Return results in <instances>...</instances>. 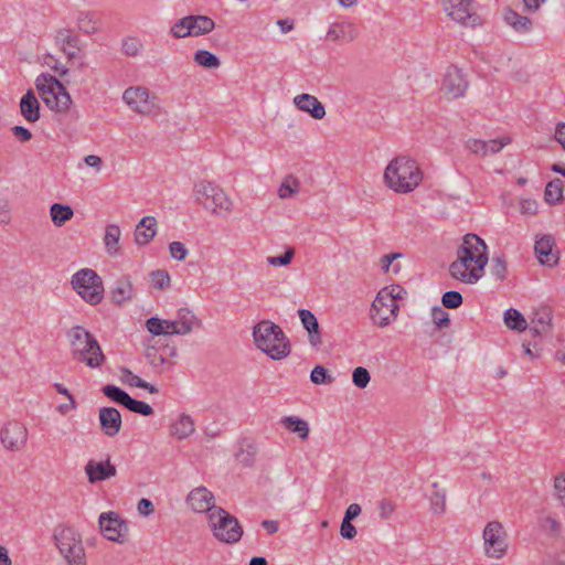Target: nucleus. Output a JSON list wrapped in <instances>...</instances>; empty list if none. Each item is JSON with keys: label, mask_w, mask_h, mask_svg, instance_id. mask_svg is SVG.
<instances>
[{"label": "nucleus", "mask_w": 565, "mask_h": 565, "mask_svg": "<svg viewBox=\"0 0 565 565\" xmlns=\"http://www.w3.org/2000/svg\"><path fill=\"white\" fill-rule=\"evenodd\" d=\"M190 22L192 36L205 35L215 28L214 21L206 15H190Z\"/></svg>", "instance_id": "nucleus-35"}, {"label": "nucleus", "mask_w": 565, "mask_h": 565, "mask_svg": "<svg viewBox=\"0 0 565 565\" xmlns=\"http://www.w3.org/2000/svg\"><path fill=\"white\" fill-rule=\"evenodd\" d=\"M482 539L483 551L487 557L502 559L508 554V533L499 521H490L486 524Z\"/></svg>", "instance_id": "nucleus-10"}, {"label": "nucleus", "mask_w": 565, "mask_h": 565, "mask_svg": "<svg viewBox=\"0 0 565 565\" xmlns=\"http://www.w3.org/2000/svg\"><path fill=\"white\" fill-rule=\"evenodd\" d=\"M371 375L370 372L363 367L358 366L354 369L352 373V382L353 384L359 388H365L367 384L370 383Z\"/></svg>", "instance_id": "nucleus-48"}, {"label": "nucleus", "mask_w": 565, "mask_h": 565, "mask_svg": "<svg viewBox=\"0 0 565 565\" xmlns=\"http://www.w3.org/2000/svg\"><path fill=\"white\" fill-rule=\"evenodd\" d=\"M385 185L395 193L413 192L423 180V172L418 163L406 156L392 159L384 171Z\"/></svg>", "instance_id": "nucleus-2"}, {"label": "nucleus", "mask_w": 565, "mask_h": 565, "mask_svg": "<svg viewBox=\"0 0 565 565\" xmlns=\"http://www.w3.org/2000/svg\"><path fill=\"white\" fill-rule=\"evenodd\" d=\"M302 327L308 332V340L311 347L318 348L322 343V334L316 316L308 309L298 310Z\"/></svg>", "instance_id": "nucleus-24"}, {"label": "nucleus", "mask_w": 565, "mask_h": 565, "mask_svg": "<svg viewBox=\"0 0 565 565\" xmlns=\"http://www.w3.org/2000/svg\"><path fill=\"white\" fill-rule=\"evenodd\" d=\"M198 201L217 216H224L231 213L233 207L232 200L225 191L213 182H200L195 185Z\"/></svg>", "instance_id": "nucleus-9"}, {"label": "nucleus", "mask_w": 565, "mask_h": 565, "mask_svg": "<svg viewBox=\"0 0 565 565\" xmlns=\"http://www.w3.org/2000/svg\"><path fill=\"white\" fill-rule=\"evenodd\" d=\"M503 21L520 34H527L533 29V22L530 18L519 14L511 8L504 9Z\"/></svg>", "instance_id": "nucleus-28"}, {"label": "nucleus", "mask_w": 565, "mask_h": 565, "mask_svg": "<svg viewBox=\"0 0 565 565\" xmlns=\"http://www.w3.org/2000/svg\"><path fill=\"white\" fill-rule=\"evenodd\" d=\"M103 393L105 394V396H107L113 402H115L119 405H122L125 407H127V405L131 398L127 392H125L120 387H118L116 385H111V384L105 385L103 387Z\"/></svg>", "instance_id": "nucleus-40"}, {"label": "nucleus", "mask_w": 565, "mask_h": 565, "mask_svg": "<svg viewBox=\"0 0 565 565\" xmlns=\"http://www.w3.org/2000/svg\"><path fill=\"white\" fill-rule=\"evenodd\" d=\"M490 269L491 274L499 280H503L507 277V262L502 254H494L492 256Z\"/></svg>", "instance_id": "nucleus-44"}, {"label": "nucleus", "mask_w": 565, "mask_h": 565, "mask_svg": "<svg viewBox=\"0 0 565 565\" xmlns=\"http://www.w3.org/2000/svg\"><path fill=\"white\" fill-rule=\"evenodd\" d=\"M294 105L301 111L308 113L315 119L326 116L323 104L313 95L302 93L294 97Z\"/></svg>", "instance_id": "nucleus-23"}, {"label": "nucleus", "mask_w": 565, "mask_h": 565, "mask_svg": "<svg viewBox=\"0 0 565 565\" xmlns=\"http://www.w3.org/2000/svg\"><path fill=\"white\" fill-rule=\"evenodd\" d=\"M99 529L104 537L116 543H124L128 532L126 521L115 512H105L99 515Z\"/></svg>", "instance_id": "nucleus-14"}, {"label": "nucleus", "mask_w": 565, "mask_h": 565, "mask_svg": "<svg viewBox=\"0 0 565 565\" xmlns=\"http://www.w3.org/2000/svg\"><path fill=\"white\" fill-rule=\"evenodd\" d=\"M0 439L7 449L12 451L20 450L26 443L28 430L19 422H9L1 429Z\"/></svg>", "instance_id": "nucleus-15"}, {"label": "nucleus", "mask_w": 565, "mask_h": 565, "mask_svg": "<svg viewBox=\"0 0 565 565\" xmlns=\"http://www.w3.org/2000/svg\"><path fill=\"white\" fill-rule=\"evenodd\" d=\"M194 433V422L188 414H181L171 426V434L178 439L188 438Z\"/></svg>", "instance_id": "nucleus-34"}, {"label": "nucleus", "mask_w": 565, "mask_h": 565, "mask_svg": "<svg viewBox=\"0 0 565 565\" xmlns=\"http://www.w3.org/2000/svg\"><path fill=\"white\" fill-rule=\"evenodd\" d=\"M381 290H385L387 294V297H391L392 301L394 300L395 303H397V301L399 299H403L404 296L406 295V290L403 287H401L399 285L386 286V287L382 288Z\"/></svg>", "instance_id": "nucleus-56"}, {"label": "nucleus", "mask_w": 565, "mask_h": 565, "mask_svg": "<svg viewBox=\"0 0 565 565\" xmlns=\"http://www.w3.org/2000/svg\"><path fill=\"white\" fill-rule=\"evenodd\" d=\"M554 490L557 500L565 508V473L555 478Z\"/></svg>", "instance_id": "nucleus-54"}, {"label": "nucleus", "mask_w": 565, "mask_h": 565, "mask_svg": "<svg viewBox=\"0 0 565 565\" xmlns=\"http://www.w3.org/2000/svg\"><path fill=\"white\" fill-rule=\"evenodd\" d=\"M503 319L505 326L511 330L524 331L527 327L523 315L514 308L505 310Z\"/></svg>", "instance_id": "nucleus-38"}, {"label": "nucleus", "mask_w": 565, "mask_h": 565, "mask_svg": "<svg viewBox=\"0 0 565 565\" xmlns=\"http://www.w3.org/2000/svg\"><path fill=\"white\" fill-rule=\"evenodd\" d=\"M158 222L154 216H145L135 228V242L137 245L149 244L157 234Z\"/></svg>", "instance_id": "nucleus-27"}, {"label": "nucleus", "mask_w": 565, "mask_h": 565, "mask_svg": "<svg viewBox=\"0 0 565 565\" xmlns=\"http://www.w3.org/2000/svg\"><path fill=\"white\" fill-rule=\"evenodd\" d=\"M172 321L157 317H151L146 321L147 330L153 335H174V333H172Z\"/></svg>", "instance_id": "nucleus-37"}, {"label": "nucleus", "mask_w": 565, "mask_h": 565, "mask_svg": "<svg viewBox=\"0 0 565 565\" xmlns=\"http://www.w3.org/2000/svg\"><path fill=\"white\" fill-rule=\"evenodd\" d=\"M73 289L89 305H98L104 299V284L98 274L90 268L77 270L71 279Z\"/></svg>", "instance_id": "nucleus-8"}, {"label": "nucleus", "mask_w": 565, "mask_h": 565, "mask_svg": "<svg viewBox=\"0 0 565 565\" xmlns=\"http://www.w3.org/2000/svg\"><path fill=\"white\" fill-rule=\"evenodd\" d=\"M171 321L173 323L172 333L175 335L189 334L201 326L200 319L189 308H180L175 319Z\"/></svg>", "instance_id": "nucleus-20"}, {"label": "nucleus", "mask_w": 565, "mask_h": 565, "mask_svg": "<svg viewBox=\"0 0 565 565\" xmlns=\"http://www.w3.org/2000/svg\"><path fill=\"white\" fill-rule=\"evenodd\" d=\"M446 509V495L445 493L435 492L431 498V511L437 514H441Z\"/></svg>", "instance_id": "nucleus-55"}, {"label": "nucleus", "mask_w": 565, "mask_h": 565, "mask_svg": "<svg viewBox=\"0 0 565 565\" xmlns=\"http://www.w3.org/2000/svg\"><path fill=\"white\" fill-rule=\"evenodd\" d=\"M145 358L147 362L152 366V369L158 373L169 371L174 365V362L171 359H168L163 353L153 348L146 351Z\"/></svg>", "instance_id": "nucleus-33"}, {"label": "nucleus", "mask_w": 565, "mask_h": 565, "mask_svg": "<svg viewBox=\"0 0 565 565\" xmlns=\"http://www.w3.org/2000/svg\"><path fill=\"white\" fill-rule=\"evenodd\" d=\"M254 343L273 360H284L291 351L290 342L282 329L269 320H262L253 328Z\"/></svg>", "instance_id": "nucleus-3"}, {"label": "nucleus", "mask_w": 565, "mask_h": 565, "mask_svg": "<svg viewBox=\"0 0 565 565\" xmlns=\"http://www.w3.org/2000/svg\"><path fill=\"white\" fill-rule=\"evenodd\" d=\"M68 340L73 360L90 369H98L105 363L106 356L97 339L85 328L73 327L68 332Z\"/></svg>", "instance_id": "nucleus-4"}, {"label": "nucleus", "mask_w": 565, "mask_h": 565, "mask_svg": "<svg viewBox=\"0 0 565 565\" xmlns=\"http://www.w3.org/2000/svg\"><path fill=\"white\" fill-rule=\"evenodd\" d=\"M545 200L550 203H555L562 199L563 195V181L555 179L547 183L545 188Z\"/></svg>", "instance_id": "nucleus-43"}, {"label": "nucleus", "mask_w": 565, "mask_h": 565, "mask_svg": "<svg viewBox=\"0 0 565 565\" xmlns=\"http://www.w3.org/2000/svg\"><path fill=\"white\" fill-rule=\"evenodd\" d=\"M555 140L565 150V122H559L555 128Z\"/></svg>", "instance_id": "nucleus-64"}, {"label": "nucleus", "mask_w": 565, "mask_h": 565, "mask_svg": "<svg viewBox=\"0 0 565 565\" xmlns=\"http://www.w3.org/2000/svg\"><path fill=\"white\" fill-rule=\"evenodd\" d=\"M294 255L295 249L292 247H287L282 255L267 257V263L274 267L287 266L288 264L291 263Z\"/></svg>", "instance_id": "nucleus-49"}, {"label": "nucleus", "mask_w": 565, "mask_h": 565, "mask_svg": "<svg viewBox=\"0 0 565 565\" xmlns=\"http://www.w3.org/2000/svg\"><path fill=\"white\" fill-rule=\"evenodd\" d=\"M121 230L117 224H108L105 228L104 244L108 255L116 256L120 252Z\"/></svg>", "instance_id": "nucleus-30"}, {"label": "nucleus", "mask_w": 565, "mask_h": 565, "mask_svg": "<svg viewBox=\"0 0 565 565\" xmlns=\"http://www.w3.org/2000/svg\"><path fill=\"white\" fill-rule=\"evenodd\" d=\"M214 494L203 486L192 489L186 498V503L193 512L206 513L207 515L217 508L214 505Z\"/></svg>", "instance_id": "nucleus-17"}, {"label": "nucleus", "mask_w": 565, "mask_h": 565, "mask_svg": "<svg viewBox=\"0 0 565 565\" xmlns=\"http://www.w3.org/2000/svg\"><path fill=\"white\" fill-rule=\"evenodd\" d=\"M358 33L356 26L351 22H334L329 26L327 39L332 42H352Z\"/></svg>", "instance_id": "nucleus-25"}, {"label": "nucleus", "mask_w": 565, "mask_h": 565, "mask_svg": "<svg viewBox=\"0 0 565 565\" xmlns=\"http://www.w3.org/2000/svg\"><path fill=\"white\" fill-rule=\"evenodd\" d=\"M21 115L25 120L35 122L40 119V103L32 90H28L20 100Z\"/></svg>", "instance_id": "nucleus-29"}, {"label": "nucleus", "mask_w": 565, "mask_h": 565, "mask_svg": "<svg viewBox=\"0 0 565 565\" xmlns=\"http://www.w3.org/2000/svg\"><path fill=\"white\" fill-rule=\"evenodd\" d=\"M169 253L173 259L184 260L189 250L183 243L175 241L169 244Z\"/></svg>", "instance_id": "nucleus-52"}, {"label": "nucleus", "mask_w": 565, "mask_h": 565, "mask_svg": "<svg viewBox=\"0 0 565 565\" xmlns=\"http://www.w3.org/2000/svg\"><path fill=\"white\" fill-rule=\"evenodd\" d=\"M292 183H294L295 188H292L290 185L289 180H285L281 183L279 191H278V194L281 199H287L297 192L299 183L296 179H292Z\"/></svg>", "instance_id": "nucleus-57"}, {"label": "nucleus", "mask_w": 565, "mask_h": 565, "mask_svg": "<svg viewBox=\"0 0 565 565\" xmlns=\"http://www.w3.org/2000/svg\"><path fill=\"white\" fill-rule=\"evenodd\" d=\"M468 88V81L456 66H449L443 81V90L449 99L462 97Z\"/></svg>", "instance_id": "nucleus-16"}, {"label": "nucleus", "mask_w": 565, "mask_h": 565, "mask_svg": "<svg viewBox=\"0 0 565 565\" xmlns=\"http://www.w3.org/2000/svg\"><path fill=\"white\" fill-rule=\"evenodd\" d=\"M310 380L316 385H328L331 384L334 379L328 373L327 369L322 365H317L310 373Z\"/></svg>", "instance_id": "nucleus-45"}, {"label": "nucleus", "mask_w": 565, "mask_h": 565, "mask_svg": "<svg viewBox=\"0 0 565 565\" xmlns=\"http://www.w3.org/2000/svg\"><path fill=\"white\" fill-rule=\"evenodd\" d=\"M191 22L190 15L183 17L177 20L170 28V34L174 39H184L191 35Z\"/></svg>", "instance_id": "nucleus-42"}, {"label": "nucleus", "mask_w": 565, "mask_h": 565, "mask_svg": "<svg viewBox=\"0 0 565 565\" xmlns=\"http://www.w3.org/2000/svg\"><path fill=\"white\" fill-rule=\"evenodd\" d=\"M53 540L67 565H87L82 535L76 529L61 524L54 529Z\"/></svg>", "instance_id": "nucleus-5"}, {"label": "nucleus", "mask_w": 565, "mask_h": 565, "mask_svg": "<svg viewBox=\"0 0 565 565\" xmlns=\"http://www.w3.org/2000/svg\"><path fill=\"white\" fill-rule=\"evenodd\" d=\"M61 36H63V43L66 46L73 50L78 49V38L72 34L71 31L66 30L65 32L61 33Z\"/></svg>", "instance_id": "nucleus-63"}, {"label": "nucleus", "mask_w": 565, "mask_h": 565, "mask_svg": "<svg viewBox=\"0 0 565 565\" xmlns=\"http://www.w3.org/2000/svg\"><path fill=\"white\" fill-rule=\"evenodd\" d=\"M281 426L290 433H295L302 440L309 436L308 423L298 416H285L280 419Z\"/></svg>", "instance_id": "nucleus-31"}, {"label": "nucleus", "mask_w": 565, "mask_h": 565, "mask_svg": "<svg viewBox=\"0 0 565 565\" xmlns=\"http://www.w3.org/2000/svg\"><path fill=\"white\" fill-rule=\"evenodd\" d=\"M35 87L43 103L56 113L70 110L72 98L63 84L53 75L41 74L35 79Z\"/></svg>", "instance_id": "nucleus-6"}, {"label": "nucleus", "mask_w": 565, "mask_h": 565, "mask_svg": "<svg viewBox=\"0 0 565 565\" xmlns=\"http://www.w3.org/2000/svg\"><path fill=\"white\" fill-rule=\"evenodd\" d=\"M12 134L22 142L29 141L32 138L31 131L22 126H14L12 128Z\"/></svg>", "instance_id": "nucleus-62"}, {"label": "nucleus", "mask_w": 565, "mask_h": 565, "mask_svg": "<svg viewBox=\"0 0 565 565\" xmlns=\"http://www.w3.org/2000/svg\"><path fill=\"white\" fill-rule=\"evenodd\" d=\"M121 374H122V377L125 379V381L131 385V386H136V387H139L141 386L143 380L141 377H139L138 375L134 374L127 367H122L121 369Z\"/></svg>", "instance_id": "nucleus-59"}, {"label": "nucleus", "mask_w": 565, "mask_h": 565, "mask_svg": "<svg viewBox=\"0 0 565 565\" xmlns=\"http://www.w3.org/2000/svg\"><path fill=\"white\" fill-rule=\"evenodd\" d=\"M137 510L141 515L148 516L154 512V507L149 499L142 498L138 502Z\"/></svg>", "instance_id": "nucleus-60"}, {"label": "nucleus", "mask_w": 565, "mask_h": 565, "mask_svg": "<svg viewBox=\"0 0 565 565\" xmlns=\"http://www.w3.org/2000/svg\"><path fill=\"white\" fill-rule=\"evenodd\" d=\"M77 29L85 34H95L99 30V20L92 11H79L76 15Z\"/></svg>", "instance_id": "nucleus-32"}, {"label": "nucleus", "mask_w": 565, "mask_h": 565, "mask_svg": "<svg viewBox=\"0 0 565 565\" xmlns=\"http://www.w3.org/2000/svg\"><path fill=\"white\" fill-rule=\"evenodd\" d=\"M126 408L142 416H151L153 414V408L149 404L137 401L132 397Z\"/></svg>", "instance_id": "nucleus-51"}, {"label": "nucleus", "mask_w": 565, "mask_h": 565, "mask_svg": "<svg viewBox=\"0 0 565 565\" xmlns=\"http://www.w3.org/2000/svg\"><path fill=\"white\" fill-rule=\"evenodd\" d=\"M377 511L380 519L387 521L394 515L396 511V503L388 498H382L377 502Z\"/></svg>", "instance_id": "nucleus-46"}, {"label": "nucleus", "mask_w": 565, "mask_h": 565, "mask_svg": "<svg viewBox=\"0 0 565 565\" xmlns=\"http://www.w3.org/2000/svg\"><path fill=\"white\" fill-rule=\"evenodd\" d=\"M511 142V138L508 136H503L497 139L491 140H480V139H468L466 141V148L472 152L473 154H478L481 157H486L489 154H494L500 152L503 147Z\"/></svg>", "instance_id": "nucleus-18"}, {"label": "nucleus", "mask_w": 565, "mask_h": 565, "mask_svg": "<svg viewBox=\"0 0 565 565\" xmlns=\"http://www.w3.org/2000/svg\"><path fill=\"white\" fill-rule=\"evenodd\" d=\"M194 62L204 68H217L221 65L220 58L206 50H198L193 56Z\"/></svg>", "instance_id": "nucleus-39"}, {"label": "nucleus", "mask_w": 565, "mask_h": 565, "mask_svg": "<svg viewBox=\"0 0 565 565\" xmlns=\"http://www.w3.org/2000/svg\"><path fill=\"white\" fill-rule=\"evenodd\" d=\"M444 10L451 20L465 26L481 24L475 0H444Z\"/></svg>", "instance_id": "nucleus-13"}, {"label": "nucleus", "mask_w": 565, "mask_h": 565, "mask_svg": "<svg viewBox=\"0 0 565 565\" xmlns=\"http://www.w3.org/2000/svg\"><path fill=\"white\" fill-rule=\"evenodd\" d=\"M520 210L523 214H535L537 211V203L532 199H524L520 203Z\"/></svg>", "instance_id": "nucleus-61"}, {"label": "nucleus", "mask_w": 565, "mask_h": 565, "mask_svg": "<svg viewBox=\"0 0 565 565\" xmlns=\"http://www.w3.org/2000/svg\"><path fill=\"white\" fill-rule=\"evenodd\" d=\"M50 216L53 224L60 227L74 216V211L67 204L54 203L50 207Z\"/></svg>", "instance_id": "nucleus-36"}, {"label": "nucleus", "mask_w": 565, "mask_h": 565, "mask_svg": "<svg viewBox=\"0 0 565 565\" xmlns=\"http://www.w3.org/2000/svg\"><path fill=\"white\" fill-rule=\"evenodd\" d=\"M85 473L90 483H96L116 476V467L109 459L105 461L89 460L85 466Z\"/></svg>", "instance_id": "nucleus-21"}, {"label": "nucleus", "mask_w": 565, "mask_h": 565, "mask_svg": "<svg viewBox=\"0 0 565 565\" xmlns=\"http://www.w3.org/2000/svg\"><path fill=\"white\" fill-rule=\"evenodd\" d=\"M151 282L154 288L164 290L170 287V275L167 270L158 269L150 274Z\"/></svg>", "instance_id": "nucleus-47"}, {"label": "nucleus", "mask_w": 565, "mask_h": 565, "mask_svg": "<svg viewBox=\"0 0 565 565\" xmlns=\"http://www.w3.org/2000/svg\"><path fill=\"white\" fill-rule=\"evenodd\" d=\"M340 534H341L342 537H344L347 540H352L356 535V529L351 523V521H348V520L343 519L342 523H341V526H340Z\"/></svg>", "instance_id": "nucleus-58"}, {"label": "nucleus", "mask_w": 565, "mask_h": 565, "mask_svg": "<svg viewBox=\"0 0 565 565\" xmlns=\"http://www.w3.org/2000/svg\"><path fill=\"white\" fill-rule=\"evenodd\" d=\"M488 260L484 241L476 234H466L457 249V259L449 266V274L456 280L473 285L483 276Z\"/></svg>", "instance_id": "nucleus-1"}, {"label": "nucleus", "mask_w": 565, "mask_h": 565, "mask_svg": "<svg viewBox=\"0 0 565 565\" xmlns=\"http://www.w3.org/2000/svg\"><path fill=\"white\" fill-rule=\"evenodd\" d=\"M441 302L448 309H456L462 303V296L456 290L446 291L443 295Z\"/></svg>", "instance_id": "nucleus-50"}, {"label": "nucleus", "mask_w": 565, "mask_h": 565, "mask_svg": "<svg viewBox=\"0 0 565 565\" xmlns=\"http://www.w3.org/2000/svg\"><path fill=\"white\" fill-rule=\"evenodd\" d=\"M535 254L543 265H555L558 262V250L555 247V239L552 235H544L535 242Z\"/></svg>", "instance_id": "nucleus-22"}, {"label": "nucleus", "mask_w": 565, "mask_h": 565, "mask_svg": "<svg viewBox=\"0 0 565 565\" xmlns=\"http://www.w3.org/2000/svg\"><path fill=\"white\" fill-rule=\"evenodd\" d=\"M398 310V303L392 301L385 290H380L372 302L370 317L374 324L384 328L396 320Z\"/></svg>", "instance_id": "nucleus-12"}, {"label": "nucleus", "mask_w": 565, "mask_h": 565, "mask_svg": "<svg viewBox=\"0 0 565 565\" xmlns=\"http://www.w3.org/2000/svg\"><path fill=\"white\" fill-rule=\"evenodd\" d=\"M207 523L213 536L226 544H235L243 536V527L238 520L223 508L212 510L207 515Z\"/></svg>", "instance_id": "nucleus-7"}, {"label": "nucleus", "mask_w": 565, "mask_h": 565, "mask_svg": "<svg viewBox=\"0 0 565 565\" xmlns=\"http://www.w3.org/2000/svg\"><path fill=\"white\" fill-rule=\"evenodd\" d=\"M98 419L100 429L107 437L117 436L121 429V415L115 407H102L98 412Z\"/></svg>", "instance_id": "nucleus-19"}, {"label": "nucleus", "mask_w": 565, "mask_h": 565, "mask_svg": "<svg viewBox=\"0 0 565 565\" xmlns=\"http://www.w3.org/2000/svg\"><path fill=\"white\" fill-rule=\"evenodd\" d=\"M143 50L142 41L137 36H127L121 42V51L129 57L138 56Z\"/></svg>", "instance_id": "nucleus-41"}, {"label": "nucleus", "mask_w": 565, "mask_h": 565, "mask_svg": "<svg viewBox=\"0 0 565 565\" xmlns=\"http://www.w3.org/2000/svg\"><path fill=\"white\" fill-rule=\"evenodd\" d=\"M434 323L439 328H446L450 323L449 315L441 308L435 307L431 312Z\"/></svg>", "instance_id": "nucleus-53"}, {"label": "nucleus", "mask_w": 565, "mask_h": 565, "mask_svg": "<svg viewBox=\"0 0 565 565\" xmlns=\"http://www.w3.org/2000/svg\"><path fill=\"white\" fill-rule=\"evenodd\" d=\"M128 107L141 116H154L160 113L158 97L140 86L128 87L122 94Z\"/></svg>", "instance_id": "nucleus-11"}, {"label": "nucleus", "mask_w": 565, "mask_h": 565, "mask_svg": "<svg viewBox=\"0 0 565 565\" xmlns=\"http://www.w3.org/2000/svg\"><path fill=\"white\" fill-rule=\"evenodd\" d=\"M111 301L118 306H121L135 297V288L130 276H122L116 280L111 291Z\"/></svg>", "instance_id": "nucleus-26"}]
</instances>
